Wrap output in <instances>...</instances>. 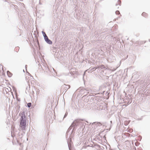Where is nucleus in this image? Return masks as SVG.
Returning a JSON list of instances; mask_svg holds the SVG:
<instances>
[{"mask_svg":"<svg viewBox=\"0 0 150 150\" xmlns=\"http://www.w3.org/2000/svg\"><path fill=\"white\" fill-rule=\"evenodd\" d=\"M27 72V73H28V74H29V76H31V74H29V73H28V72Z\"/></svg>","mask_w":150,"mask_h":150,"instance_id":"nucleus-18","label":"nucleus"},{"mask_svg":"<svg viewBox=\"0 0 150 150\" xmlns=\"http://www.w3.org/2000/svg\"><path fill=\"white\" fill-rule=\"evenodd\" d=\"M38 65H39L38 68L40 69V67H41V66L40 65V64H38Z\"/></svg>","mask_w":150,"mask_h":150,"instance_id":"nucleus-15","label":"nucleus"},{"mask_svg":"<svg viewBox=\"0 0 150 150\" xmlns=\"http://www.w3.org/2000/svg\"><path fill=\"white\" fill-rule=\"evenodd\" d=\"M67 114H68V113L67 112H66L65 113V114L64 116V118H63V119H64V118L66 117V116H67Z\"/></svg>","mask_w":150,"mask_h":150,"instance_id":"nucleus-11","label":"nucleus"},{"mask_svg":"<svg viewBox=\"0 0 150 150\" xmlns=\"http://www.w3.org/2000/svg\"><path fill=\"white\" fill-rule=\"evenodd\" d=\"M110 122L111 123H112V121H111Z\"/></svg>","mask_w":150,"mask_h":150,"instance_id":"nucleus-22","label":"nucleus"},{"mask_svg":"<svg viewBox=\"0 0 150 150\" xmlns=\"http://www.w3.org/2000/svg\"><path fill=\"white\" fill-rule=\"evenodd\" d=\"M7 74L8 76L9 77H11L12 75V74L9 71H7Z\"/></svg>","mask_w":150,"mask_h":150,"instance_id":"nucleus-5","label":"nucleus"},{"mask_svg":"<svg viewBox=\"0 0 150 150\" xmlns=\"http://www.w3.org/2000/svg\"><path fill=\"white\" fill-rule=\"evenodd\" d=\"M64 85L66 86L65 87V89H69V88H70V86L69 85Z\"/></svg>","mask_w":150,"mask_h":150,"instance_id":"nucleus-6","label":"nucleus"},{"mask_svg":"<svg viewBox=\"0 0 150 150\" xmlns=\"http://www.w3.org/2000/svg\"><path fill=\"white\" fill-rule=\"evenodd\" d=\"M27 105L28 107L30 108L31 106V103H27Z\"/></svg>","mask_w":150,"mask_h":150,"instance_id":"nucleus-9","label":"nucleus"},{"mask_svg":"<svg viewBox=\"0 0 150 150\" xmlns=\"http://www.w3.org/2000/svg\"><path fill=\"white\" fill-rule=\"evenodd\" d=\"M78 125V122L77 120H75L71 124V126L69 127V129H71V127H73V130L75 128V127Z\"/></svg>","mask_w":150,"mask_h":150,"instance_id":"nucleus-2","label":"nucleus"},{"mask_svg":"<svg viewBox=\"0 0 150 150\" xmlns=\"http://www.w3.org/2000/svg\"><path fill=\"white\" fill-rule=\"evenodd\" d=\"M118 4L120 6L121 4V1L120 0H118Z\"/></svg>","mask_w":150,"mask_h":150,"instance_id":"nucleus-12","label":"nucleus"},{"mask_svg":"<svg viewBox=\"0 0 150 150\" xmlns=\"http://www.w3.org/2000/svg\"><path fill=\"white\" fill-rule=\"evenodd\" d=\"M86 71L84 72L83 75H84L85 74V72H86Z\"/></svg>","mask_w":150,"mask_h":150,"instance_id":"nucleus-21","label":"nucleus"},{"mask_svg":"<svg viewBox=\"0 0 150 150\" xmlns=\"http://www.w3.org/2000/svg\"><path fill=\"white\" fill-rule=\"evenodd\" d=\"M117 4H116V6H117Z\"/></svg>","mask_w":150,"mask_h":150,"instance_id":"nucleus-24","label":"nucleus"},{"mask_svg":"<svg viewBox=\"0 0 150 150\" xmlns=\"http://www.w3.org/2000/svg\"><path fill=\"white\" fill-rule=\"evenodd\" d=\"M96 69V68L95 67H94V68H91V70L93 71L94 70H95Z\"/></svg>","mask_w":150,"mask_h":150,"instance_id":"nucleus-14","label":"nucleus"},{"mask_svg":"<svg viewBox=\"0 0 150 150\" xmlns=\"http://www.w3.org/2000/svg\"><path fill=\"white\" fill-rule=\"evenodd\" d=\"M27 65H25V69H27Z\"/></svg>","mask_w":150,"mask_h":150,"instance_id":"nucleus-17","label":"nucleus"},{"mask_svg":"<svg viewBox=\"0 0 150 150\" xmlns=\"http://www.w3.org/2000/svg\"><path fill=\"white\" fill-rule=\"evenodd\" d=\"M47 70L50 71V69L48 67H47V68H46V69L45 70V72H47V73L48 74L49 72H48Z\"/></svg>","mask_w":150,"mask_h":150,"instance_id":"nucleus-7","label":"nucleus"},{"mask_svg":"<svg viewBox=\"0 0 150 150\" xmlns=\"http://www.w3.org/2000/svg\"><path fill=\"white\" fill-rule=\"evenodd\" d=\"M40 2H39V4H42L40 2Z\"/></svg>","mask_w":150,"mask_h":150,"instance_id":"nucleus-19","label":"nucleus"},{"mask_svg":"<svg viewBox=\"0 0 150 150\" xmlns=\"http://www.w3.org/2000/svg\"><path fill=\"white\" fill-rule=\"evenodd\" d=\"M42 33L44 37V38H45V36H47V35H46L45 33L44 32L42 31Z\"/></svg>","mask_w":150,"mask_h":150,"instance_id":"nucleus-10","label":"nucleus"},{"mask_svg":"<svg viewBox=\"0 0 150 150\" xmlns=\"http://www.w3.org/2000/svg\"><path fill=\"white\" fill-rule=\"evenodd\" d=\"M149 41L150 42V40H149Z\"/></svg>","mask_w":150,"mask_h":150,"instance_id":"nucleus-23","label":"nucleus"},{"mask_svg":"<svg viewBox=\"0 0 150 150\" xmlns=\"http://www.w3.org/2000/svg\"><path fill=\"white\" fill-rule=\"evenodd\" d=\"M68 146H69V150H70V146L68 144Z\"/></svg>","mask_w":150,"mask_h":150,"instance_id":"nucleus-20","label":"nucleus"},{"mask_svg":"<svg viewBox=\"0 0 150 150\" xmlns=\"http://www.w3.org/2000/svg\"><path fill=\"white\" fill-rule=\"evenodd\" d=\"M142 15L144 17H146L147 16V14L145 12H143L142 14Z\"/></svg>","mask_w":150,"mask_h":150,"instance_id":"nucleus-8","label":"nucleus"},{"mask_svg":"<svg viewBox=\"0 0 150 150\" xmlns=\"http://www.w3.org/2000/svg\"><path fill=\"white\" fill-rule=\"evenodd\" d=\"M51 69H52L54 71H55V70L54 69V68L52 67L51 68Z\"/></svg>","mask_w":150,"mask_h":150,"instance_id":"nucleus-16","label":"nucleus"},{"mask_svg":"<svg viewBox=\"0 0 150 150\" xmlns=\"http://www.w3.org/2000/svg\"><path fill=\"white\" fill-rule=\"evenodd\" d=\"M44 39L47 43L50 45H51L52 44V42L49 39L47 36H45Z\"/></svg>","mask_w":150,"mask_h":150,"instance_id":"nucleus-3","label":"nucleus"},{"mask_svg":"<svg viewBox=\"0 0 150 150\" xmlns=\"http://www.w3.org/2000/svg\"><path fill=\"white\" fill-rule=\"evenodd\" d=\"M98 68L99 69L101 70L102 69H104L105 68L104 65H102L101 66H100L98 67Z\"/></svg>","mask_w":150,"mask_h":150,"instance_id":"nucleus-4","label":"nucleus"},{"mask_svg":"<svg viewBox=\"0 0 150 150\" xmlns=\"http://www.w3.org/2000/svg\"><path fill=\"white\" fill-rule=\"evenodd\" d=\"M115 13L116 14H119L120 13V12H119V11H116L115 12Z\"/></svg>","mask_w":150,"mask_h":150,"instance_id":"nucleus-13","label":"nucleus"},{"mask_svg":"<svg viewBox=\"0 0 150 150\" xmlns=\"http://www.w3.org/2000/svg\"><path fill=\"white\" fill-rule=\"evenodd\" d=\"M19 115L21 116L20 125L22 129H24L26 127V120L24 112H20Z\"/></svg>","mask_w":150,"mask_h":150,"instance_id":"nucleus-1","label":"nucleus"}]
</instances>
